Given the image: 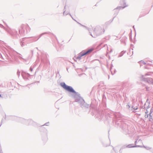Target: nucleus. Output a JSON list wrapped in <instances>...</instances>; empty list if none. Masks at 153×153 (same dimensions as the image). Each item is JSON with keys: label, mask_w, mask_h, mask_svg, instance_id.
Returning a JSON list of instances; mask_svg holds the SVG:
<instances>
[{"label": "nucleus", "mask_w": 153, "mask_h": 153, "mask_svg": "<svg viewBox=\"0 0 153 153\" xmlns=\"http://www.w3.org/2000/svg\"><path fill=\"white\" fill-rule=\"evenodd\" d=\"M60 85L67 91L74 94L73 96L75 101L79 104L82 108L88 106L84 100L80 97V94L76 92L72 87L67 85L65 82H61Z\"/></svg>", "instance_id": "obj_1"}, {"label": "nucleus", "mask_w": 153, "mask_h": 153, "mask_svg": "<svg viewBox=\"0 0 153 153\" xmlns=\"http://www.w3.org/2000/svg\"><path fill=\"white\" fill-rule=\"evenodd\" d=\"M90 35L94 38L99 36L105 32L104 29H90L89 30Z\"/></svg>", "instance_id": "obj_2"}, {"label": "nucleus", "mask_w": 153, "mask_h": 153, "mask_svg": "<svg viewBox=\"0 0 153 153\" xmlns=\"http://www.w3.org/2000/svg\"><path fill=\"white\" fill-rule=\"evenodd\" d=\"M93 51V49H90L87 51H83L82 52L80 53L78 56L76 57V59L80 60L81 59V57L84 56L87 54Z\"/></svg>", "instance_id": "obj_3"}, {"label": "nucleus", "mask_w": 153, "mask_h": 153, "mask_svg": "<svg viewBox=\"0 0 153 153\" xmlns=\"http://www.w3.org/2000/svg\"><path fill=\"white\" fill-rule=\"evenodd\" d=\"M14 52H10L8 54H6L5 57L6 59L9 61H12L14 59Z\"/></svg>", "instance_id": "obj_4"}, {"label": "nucleus", "mask_w": 153, "mask_h": 153, "mask_svg": "<svg viewBox=\"0 0 153 153\" xmlns=\"http://www.w3.org/2000/svg\"><path fill=\"white\" fill-rule=\"evenodd\" d=\"M141 79H142L143 81L147 82L149 83L153 84V79L151 78H145L143 76H142L141 77Z\"/></svg>", "instance_id": "obj_5"}, {"label": "nucleus", "mask_w": 153, "mask_h": 153, "mask_svg": "<svg viewBox=\"0 0 153 153\" xmlns=\"http://www.w3.org/2000/svg\"><path fill=\"white\" fill-rule=\"evenodd\" d=\"M121 127L123 129L126 131H127V130H128V126L125 123L122 122L121 123Z\"/></svg>", "instance_id": "obj_6"}, {"label": "nucleus", "mask_w": 153, "mask_h": 153, "mask_svg": "<svg viewBox=\"0 0 153 153\" xmlns=\"http://www.w3.org/2000/svg\"><path fill=\"white\" fill-rule=\"evenodd\" d=\"M6 31L7 32H9L10 34L12 35H16L17 33V32H14L15 31V29H12L13 30H11V29H5Z\"/></svg>", "instance_id": "obj_7"}, {"label": "nucleus", "mask_w": 153, "mask_h": 153, "mask_svg": "<svg viewBox=\"0 0 153 153\" xmlns=\"http://www.w3.org/2000/svg\"><path fill=\"white\" fill-rule=\"evenodd\" d=\"M142 147L141 146L139 145H135L134 146V144H131L128 145L126 146V147L127 148H134V147Z\"/></svg>", "instance_id": "obj_8"}, {"label": "nucleus", "mask_w": 153, "mask_h": 153, "mask_svg": "<svg viewBox=\"0 0 153 153\" xmlns=\"http://www.w3.org/2000/svg\"><path fill=\"white\" fill-rule=\"evenodd\" d=\"M25 38H23L20 40V45L22 47H23L25 45L24 41L25 40Z\"/></svg>", "instance_id": "obj_9"}, {"label": "nucleus", "mask_w": 153, "mask_h": 153, "mask_svg": "<svg viewBox=\"0 0 153 153\" xmlns=\"http://www.w3.org/2000/svg\"><path fill=\"white\" fill-rule=\"evenodd\" d=\"M116 118H118L121 117L120 114L119 113H115L114 114Z\"/></svg>", "instance_id": "obj_10"}, {"label": "nucleus", "mask_w": 153, "mask_h": 153, "mask_svg": "<svg viewBox=\"0 0 153 153\" xmlns=\"http://www.w3.org/2000/svg\"><path fill=\"white\" fill-rule=\"evenodd\" d=\"M149 103L148 102L145 103L144 105V108H146V110H147L149 108Z\"/></svg>", "instance_id": "obj_11"}, {"label": "nucleus", "mask_w": 153, "mask_h": 153, "mask_svg": "<svg viewBox=\"0 0 153 153\" xmlns=\"http://www.w3.org/2000/svg\"><path fill=\"white\" fill-rule=\"evenodd\" d=\"M149 120L150 121H153V114L152 115L149 116Z\"/></svg>", "instance_id": "obj_12"}, {"label": "nucleus", "mask_w": 153, "mask_h": 153, "mask_svg": "<svg viewBox=\"0 0 153 153\" xmlns=\"http://www.w3.org/2000/svg\"><path fill=\"white\" fill-rule=\"evenodd\" d=\"M145 112L146 114L145 115V117L146 118H148V117H149V114H147V113H148L149 111H148L147 110H146V111H145Z\"/></svg>", "instance_id": "obj_13"}, {"label": "nucleus", "mask_w": 153, "mask_h": 153, "mask_svg": "<svg viewBox=\"0 0 153 153\" xmlns=\"http://www.w3.org/2000/svg\"><path fill=\"white\" fill-rule=\"evenodd\" d=\"M131 108L134 110H136L138 109L137 106H134L133 105L132 106Z\"/></svg>", "instance_id": "obj_14"}, {"label": "nucleus", "mask_w": 153, "mask_h": 153, "mask_svg": "<svg viewBox=\"0 0 153 153\" xmlns=\"http://www.w3.org/2000/svg\"><path fill=\"white\" fill-rule=\"evenodd\" d=\"M137 141L138 142H142V140L140 139L138 141V140L137 139L135 142V145H136L137 144Z\"/></svg>", "instance_id": "obj_15"}, {"label": "nucleus", "mask_w": 153, "mask_h": 153, "mask_svg": "<svg viewBox=\"0 0 153 153\" xmlns=\"http://www.w3.org/2000/svg\"><path fill=\"white\" fill-rule=\"evenodd\" d=\"M153 112V108H151V110H150V113L149 114V116H150V115H151L152 114V113Z\"/></svg>", "instance_id": "obj_16"}, {"label": "nucleus", "mask_w": 153, "mask_h": 153, "mask_svg": "<svg viewBox=\"0 0 153 153\" xmlns=\"http://www.w3.org/2000/svg\"><path fill=\"white\" fill-rule=\"evenodd\" d=\"M125 53V52H124L123 51H122L121 53L119 55V57H121V56H122L123 55V54Z\"/></svg>", "instance_id": "obj_17"}, {"label": "nucleus", "mask_w": 153, "mask_h": 153, "mask_svg": "<svg viewBox=\"0 0 153 153\" xmlns=\"http://www.w3.org/2000/svg\"><path fill=\"white\" fill-rule=\"evenodd\" d=\"M143 147L148 150L150 149H151V148H150L149 147H148V146H143Z\"/></svg>", "instance_id": "obj_18"}, {"label": "nucleus", "mask_w": 153, "mask_h": 153, "mask_svg": "<svg viewBox=\"0 0 153 153\" xmlns=\"http://www.w3.org/2000/svg\"><path fill=\"white\" fill-rule=\"evenodd\" d=\"M25 74V73L23 72H22L21 73V75L23 78H24Z\"/></svg>", "instance_id": "obj_19"}, {"label": "nucleus", "mask_w": 153, "mask_h": 153, "mask_svg": "<svg viewBox=\"0 0 153 153\" xmlns=\"http://www.w3.org/2000/svg\"><path fill=\"white\" fill-rule=\"evenodd\" d=\"M17 74V75L18 76V77H19L20 75V71L19 70H18Z\"/></svg>", "instance_id": "obj_20"}, {"label": "nucleus", "mask_w": 153, "mask_h": 153, "mask_svg": "<svg viewBox=\"0 0 153 153\" xmlns=\"http://www.w3.org/2000/svg\"><path fill=\"white\" fill-rule=\"evenodd\" d=\"M126 107L128 109H129L130 108V106L129 105V103H128L127 105H126Z\"/></svg>", "instance_id": "obj_21"}, {"label": "nucleus", "mask_w": 153, "mask_h": 153, "mask_svg": "<svg viewBox=\"0 0 153 153\" xmlns=\"http://www.w3.org/2000/svg\"><path fill=\"white\" fill-rule=\"evenodd\" d=\"M111 69H112V68H111L110 69V71H111V74H112V75H114V74L115 73V71H115H115H114V73H113V72H112V71H111Z\"/></svg>", "instance_id": "obj_22"}, {"label": "nucleus", "mask_w": 153, "mask_h": 153, "mask_svg": "<svg viewBox=\"0 0 153 153\" xmlns=\"http://www.w3.org/2000/svg\"><path fill=\"white\" fill-rule=\"evenodd\" d=\"M33 68H32V66H31L29 70L30 72H32L33 71Z\"/></svg>", "instance_id": "obj_23"}, {"label": "nucleus", "mask_w": 153, "mask_h": 153, "mask_svg": "<svg viewBox=\"0 0 153 153\" xmlns=\"http://www.w3.org/2000/svg\"><path fill=\"white\" fill-rule=\"evenodd\" d=\"M140 62L142 63H143L144 65H145L146 64V63L144 61H140Z\"/></svg>", "instance_id": "obj_24"}, {"label": "nucleus", "mask_w": 153, "mask_h": 153, "mask_svg": "<svg viewBox=\"0 0 153 153\" xmlns=\"http://www.w3.org/2000/svg\"><path fill=\"white\" fill-rule=\"evenodd\" d=\"M49 123V122H48V123H45L44 125H46V126H48V124ZM44 126V125H43Z\"/></svg>", "instance_id": "obj_25"}, {"label": "nucleus", "mask_w": 153, "mask_h": 153, "mask_svg": "<svg viewBox=\"0 0 153 153\" xmlns=\"http://www.w3.org/2000/svg\"><path fill=\"white\" fill-rule=\"evenodd\" d=\"M0 153H2V152L1 150V148H0Z\"/></svg>", "instance_id": "obj_26"}, {"label": "nucleus", "mask_w": 153, "mask_h": 153, "mask_svg": "<svg viewBox=\"0 0 153 153\" xmlns=\"http://www.w3.org/2000/svg\"><path fill=\"white\" fill-rule=\"evenodd\" d=\"M121 149H121L120 150V153H122V151H121Z\"/></svg>", "instance_id": "obj_27"}, {"label": "nucleus", "mask_w": 153, "mask_h": 153, "mask_svg": "<svg viewBox=\"0 0 153 153\" xmlns=\"http://www.w3.org/2000/svg\"><path fill=\"white\" fill-rule=\"evenodd\" d=\"M149 75V74L148 73H147V74H145V75L146 76H147V75Z\"/></svg>", "instance_id": "obj_28"}, {"label": "nucleus", "mask_w": 153, "mask_h": 153, "mask_svg": "<svg viewBox=\"0 0 153 153\" xmlns=\"http://www.w3.org/2000/svg\"><path fill=\"white\" fill-rule=\"evenodd\" d=\"M27 74V75L28 76H30V74H28V73H27V74Z\"/></svg>", "instance_id": "obj_29"}, {"label": "nucleus", "mask_w": 153, "mask_h": 153, "mask_svg": "<svg viewBox=\"0 0 153 153\" xmlns=\"http://www.w3.org/2000/svg\"><path fill=\"white\" fill-rule=\"evenodd\" d=\"M0 97L2 98V97L1 96V95L0 94Z\"/></svg>", "instance_id": "obj_30"}, {"label": "nucleus", "mask_w": 153, "mask_h": 153, "mask_svg": "<svg viewBox=\"0 0 153 153\" xmlns=\"http://www.w3.org/2000/svg\"><path fill=\"white\" fill-rule=\"evenodd\" d=\"M42 33L41 34V35H42L43 34H45V33Z\"/></svg>", "instance_id": "obj_31"}, {"label": "nucleus", "mask_w": 153, "mask_h": 153, "mask_svg": "<svg viewBox=\"0 0 153 153\" xmlns=\"http://www.w3.org/2000/svg\"><path fill=\"white\" fill-rule=\"evenodd\" d=\"M31 51V52H32V53L33 54V50H32V51Z\"/></svg>", "instance_id": "obj_32"}, {"label": "nucleus", "mask_w": 153, "mask_h": 153, "mask_svg": "<svg viewBox=\"0 0 153 153\" xmlns=\"http://www.w3.org/2000/svg\"><path fill=\"white\" fill-rule=\"evenodd\" d=\"M148 88H146V90H147V91H148Z\"/></svg>", "instance_id": "obj_33"}, {"label": "nucleus", "mask_w": 153, "mask_h": 153, "mask_svg": "<svg viewBox=\"0 0 153 153\" xmlns=\"http://www.w3.org/2000/svg\"><path fill=\"white\" fill-rule=\"evenodd\" d=\"M111 51H112V50H111L110 51V52H111Z\"/></svg>", "instance_id": "obj_34"}, {"label": "nucleus", "mask_w": 153, "mask_h": 153, "mask_svg": "<svg viewBox=\"0 0 153 153\" xmlns=\"http://www.w3.org/2000/svg\"><path fill=\"white\" fill-rule=\"evenodd\" d=\"M1 125H0V126H1Z\"/></svg>", "instance_id": "obj_35"}, {"label": "nucleus", "mask_w": 153, "mask_h": 153, "mask_svg": "<svg viewBox=\"0 0 153 153\" xmlns=\"http://www.w3.org/2000/svg\"><path fill=\"white\" fill-rule=\"evenodd\" d=\"M134 30H135V29H134Z\"/></svg>", "instance_id": "obj_36"}, {"label": "nucleus", "mask_w": 153, "mask_h": 153, "mask_svg": "<svg viewBox=\"0 0 153 153\" xmlns=\"http://www.w3.org/2000/svg\"><path fill=\"white\" fill-rule=\"evenodd\" d=\"M20 30H19V31L20 32Z\"/></svg>", "instance_id": "obj_37"}, {"label": "nucleus", "mask_w": 153, "mask_h": 153, "mask_svg": "<svg viewBox=\"0 0 153 153\" xmlns=\"http://www.w3.org/2000/svg\"><path fill=\"white\" fill-rule=\"evenodd\" d=\"M36 48L37 49H38V48Z\"/></svg>", "instance_id": "obj_38"}, {"label": "nucleus", "mask_w": 153, "mask_h": 153, "mask_svg": "<svg viewBox=\"0 0 153 153\" xmlns=\"http://www.w3.org/2000/svg\"><path fill=\"white\" fill-rule=\"evenodd\" d=\"M1 122L2 123V120L1 121Z\"/></svg>", "instance_id": "obj_39"}]
</instances>
